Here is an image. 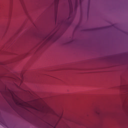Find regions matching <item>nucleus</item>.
<instances>
[{"label": "nucleus", "mask_w": 128, "mask_h": 128, "mask_svg": "<svg viewBox=\"0 0 128 128\" xmlns=\"http://www.w3.org/2000/svg\"><path fill=\"white\" fill-rule=\"evenodd\" d=\"M69 6H70V14L69 18L65 21H59L58 22V26L60 27V28H61L62 26L64 28H68L72 24V20H74V17H72V12H74V8H72V0H68Z\"/></svg>", "instance_id": "nucleus-1"}, {"label": "nucleus", "mask_w": 128, "mask_h": 128, "mask_svg": "<svg viewBox=\"0 0 128 128\" xmlns=\"http://www.w3.org/2000/svg\"><path fill=\"white\" fill-rule=\"evenodd\" d=\"M42 112H46V114H52V112H54V110H52V109L50 108L47 106L46 109H44V108H43Z\"/></svg>", "instance_id": "nucleus-3"}, {"label": "nucleus", "mask_w": 128, "mask_h": 128, "mask_svg": "<svg viewBox=\"0 0 128 128\" xmlns=\"http://www.w3.org/2000/svg\"><path fill=\"white\" fill-rule=\"evenodd\" d=\"M60 0H55L54 10H55V20L56 24V17L58 16V2Z\"/></svg>", "instance_id": "nucleus-2"}, {"label": "nucleus", "mask_w": 128, "mask_h": 128, "mask_svg": "<svg viewBox=\"0 0 128 128\" xmlns=\"http://www.w3.org/2000/svg\"><path fill=\"white\" fill-rule=\"evenodd\" d=\"M64 32V30H63V32H62V34H63V32Z\"/></svg>", "instance_id": "nucleus-6"}, {"label": "nucleus", "mask_w": 128, "mask_h": 128, "mask_svg": "<svg viewBox=\"0 0 128 128\" xmlns=\"http://www.w3.org/2000/svg\"><path fill=\"white\" fill-rule=\"evenodd\" d=\"M77 8H78V0H76V4H75V10H76Z\"/></svg>", "instance_id": "nucleus-5"}, {"label": "nucleus", "mask_w": 128, "mask_h": 128, "mask_svg": "<svg viewBox=\"0 0 128 128\" xmlns=\"http://www.w3.org/2000/svg\"><path fill=\"white\" fill-rule=\"evenodd\" d=\"M56 33H54V34H53L52 35L50 36L45 37L44 38V40H47V42H48L50 40H52V38H54L56 36Z\"/></svg>", "instance_id": "nucleus-4"}, {"label": "nucleus", "mask_w": 128, "mask_h": 128, "mask_svg": "<svg viewBox=\"0 0 128 128\" xmlns=\"http://www.w3.org/2000/svg\"><path fill=\"white\" fill-rule=\"evenodd\" d=\"M81 0H80V2Z\"/></svg>", "instance_id": "nucleus-7"}]
</instances>
